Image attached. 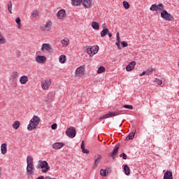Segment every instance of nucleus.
<instances>
[{"instance_id": "f257e3e1", "label": "nucleus", "mask_w": 179, "mask_h": 179, "mask_svg": "<svg viewBox=\"0 0 179 179\" xmlns=\"http://www.w3.org/2000/svg\"><path fill=\"white\" fill-rule=\"evenodd\" d=\"M41 122V119L37 115H34L33 117L29 121V124L27 125L28 131H33L34 129H37L38 125Z\"/></svg>"}, {"instance_id": "f03ea898", "label": "nucleus", "mask_w": 179, "mask_h": 179, "mask_svg": "<svg viewBox=\"0 0 179 179\" xmlns=\"http://www.w3.org/2000/svg\"><path fill=\"white\" fill-rule=\"evenodd\" d=\"M36 169H42V173H47L50 170V165L47 161L39 160Z\"/></svg>"}, {"instance_id": "7ed1b4c3", "label": "nucleus", "mask_w": 179, "mask_h": 179, "mask_svg": "<svg viewBox=\"0 0 179 179\" xmlns=\"http://www.w3.org/2000/svg\"><path fill=\"white\" fill-rule=\"evenodd\" d=\"M150 10L152 12H157V13H160V12H163L164 10V6L163 3L152 4L150 8Z\"/></svg>"}, {"instance_id": "20e7f679", "label": "nucleus", "mask_w": 179, "mask_h": 179, "mask_svg": "<svg viewBox=\"0 0 179 179\" xmlns=\"http://www.w3.org/2000/svg\"><path fill=\"white\" fill-rule=\"evenodd\" d=\"M99 48L98 45L95 46H89L86 49V52L87 54H89L90 57H93V55H95V54H97L99 52Z\"/></svg>"}, {"instance_id": "39448f33", "label": "nucleus", "mask_w": 179, "mask_h": 179, "mask_svg": "<svg viewBox=\"0 0 179 179\" xmlns=\"http://www.w3.org/2000/svg\"><path fill=\"white\" fill-rule=\"evenodd\" d=\"M161 17L168 22H171V20L174 19V17H173L171 14L169 13V12H167V10L164 9L163 11L161 12Z\"/></svg>"}, {"instance_id": "423d86ee", "label": "nucleus", "mask_w": 179, "mask_h": 179, "mask_svg": "<svg viewBox=\"0 0 179 179\" xmlns=\"http://www.w3.org/2000/svg\"><path fill=\"white\" fill-rule=\"evenodd\" d=\"M122 113V110H117L115 112H108V114L103 115L99 118V120H106V118H111V117H117Z\"/></svg>"}, {"instance_id": "0eeeda50", "label": "nucleus", "mask_w": 179, "mask_h": 179, "mask_svg": "<svg viewBox=\"0 0 179 179\" xmlns=\"http://www.w3.org/2000/svg\"><path fill=\"white\" fill-rule=\"evenodd\" d=\"M51 29H52V22L51 20L48 21L43 26L41 27V30L42 31H45V33L50 31Z\"/></svg>"}, {"instance_id": "6e6552de", "label": "nucleus", "mask_w": 179, "mask_h": 179, "mask_svg": "<svg viewBox=\"0 0 179 179\" xmlns=\"http://www.w3.org/2000/svg\"><path fill=\"white\" fill-rule=\"evenodd\" d=\"M66 135L69 138H75L76 136V129L73 127H71L66 130Z\"/></svg>"}, {"instance_id": "1a4fd4ad", "label": "nucleus", "mask_w": 179, "mask_h": 179, "mask_svg": "<svg viewBox=\"0 0 179 179\" xmlns=\"http://www.w3.org/2000/svg\"><path fill=\"white\" fill-rule=\"evenodd\" d=\"M85 66H80L76 69V75L78 78H82V76H85Z\"/></svg>"}, {"instance_id": "9d476101", "label": "nucleus", "mask_w": 179, "mask_h": 179, "mask_svg": "<svg viewBox=\"0 0 179 179\" xmlns=\"http://www.w3.org/2000/svg\"><path fill=\"white\" fill-rule=\"evenodd\" d=\"M120 143H117L113 152L108 153V156H109V157H113V159H115V155L118 153V150H120Z\"/></svg>"}, {"instance_id": "9b49d317", "label": "nucleus", "mask_w": 179, "mask_h": 179, "mask_svg": "<svg viewBox=\"0 0 179 179\" xmlns=\"http://www.w3.org/2000/svg\"><path fill=\"white\" fill-rule=\"evenodd\" d=\"M41 50L43 52H51L52 51V47L48 43H43Z\"/></svg>"}, {"instance_id": "f8f14e48", "label": "nucleus", "mask_w": 179, "mask_h": 179, "mask_svg": "<svg viewBox=\"0 0 179 179\" xmlns=\"http://www.w3.org/2000/svg\"><path fill=\"white\" fill-rule=\"evenodd\" d=\"M41 85L43 90H48L50 86H51V80H43Z\"/></svg>"}, {"instance_id": "ddd939ff", "label": "nucleus", "mask_w": 179, "mask_h": 179, "mask_svg": "<svg viewBox=\"0 0 179 179\" xmlns=\"http://www.w3.org/2000/svg\"><path fill=\"white\" fill-rule=\"evenodd\" d=\"M55 97V92H50L47 95V97H45L43 100L45 103H48V101H53Z\"/></svg>"}, {"instance_id": "4468645a", "label": "nucleus", "mask_w": 179, "mask_h": 179, "mask_svg": "<svg viewBox=\"0 0 179 179\" xmlns=\"http://www.w3.org/2000/svg\"><path fill=\"white\" fill-rule=\"evenodd\" d=\"M82 5L85 9H90L93 6V1L92 0H83Z\"/></svg>"}, {"instance_id": "2eb2a0df", "label": "nucleus", "mask_w": 179, "mask_h": 179, "mask_svg": "<svg viewBox=\"0 0 179 179\" xmlns=\"http://www.w3.org/2000/svg\"><path fill=\"white\" fill-rule=\"evenodd\" d=\"M36 61L38 64H45L47 62V57L45 56L38 55L36 57Z\"/></svg>"}, {"instance_id": "dca6fc26", "label": "nucleus", "mask_w": 179, "mask_h": 179, "mask_svg": "<svg viewBox=\"0 0 179 179\" xmlns=\"http://www.w3.org/2000/svg\"><path fill=\"white\" fill-rule=\"evenodd\" d=\"M136 65V62H131L126 67V71L127 72H131L133 69H135V66Z\"/></svg>"}, {"instance_id": "f3484780", "label": "nucleus", "mask_w": 179, "mask_h": 179, "mask_svg": "<svg viewBox=\"0 0 179 179\" xmlns=\"http://www.w3.org/2000/svg\"><path fill=\"white\" fill-rule=\"evenodd\" d=\"M57 16L59 19H65L66 17V12L65 10H60L58 11Z\"/></svg>"}, {"instance_id": "a211bd4d", "label": "nucleus", "mask_w": 179, "mask_h": 179, "mask_svg": "<svg viewBox=\"0 0 179 179\" xmlns=\"http://www.w3.org/2000/svg\"><path fill=\"white\" fill-rule=\"evenodd\" d=\"M29 82V77L27 76H22L20 78V83L21 85H26Z\"/></svg>"}, {"instance_id": "6ab92c4d", "label": "nucleus", "mask_w": 179, "mask_h": 179, "mask_svg": "<svg viewBox=\"0 0 179 179\" xmlns=\"http://www.w3.org/2000/svg\"><path fill=\"white\" fill-rule=\"evenodd\" d=\"M64 146H65V143H55L52 145L53 149L55 150L61 149V148H64Z\"/></svg>"}, {"instance_id": "aec40b11", "label": "nucleus", "mask_w": 179, "mask_h": 179, "mask_svg": "<svg viewBox=\"0 0 179 179\" xmlns=\"http://www.w3.org/2000/svg\"><path fill=\"white\" fill-rule=\"evenodd\" d=\"M7 150H8V145L5 143L1 144V155H6Z\"/></svg>"}, {"instance_id": "412c9836", "label": "nucleus", "mask_w": 179, "mask_h": 179, "mask_svg": "<svg viewBox=\"0 0 179 179\" xmlns=\"http://www.w3.org/2000/svg\"><path fill=\"white\" fill-rule=\"evenodd\" d=\"M135 134H136V130H134L133 131H131L125 138V141H131L132 139H134V138L135 137Z\"/></svg>"}, {"instance_id": "4be33fe9", "label": "nucleus", "mask_w": 179, "mask_h": 179, "mask_svg": "<svg viewBox=\"0 0 179 179\" xmlns=\"http://www.w3.org/2000/svg\"><path fill=\"white\" fill-rule=\"evenodd\" d=\"M27 167L34 166V164H33V158L31 156L27 157Z\"/></svg>"}, {"instance_id": "5701e85b", "label": "nucleus", "mask_w": 179, "mask_h": 179, "mask_svg": "<svg viewBox=\"0 0 179 179\" xmlns=\"http://www.w3.org/2000/svg\"><path fill=\"white\" fill-rule=\"evenodd\" d=\"M27 173L28 176H33L34 174V166H27Z\"/></svg>"}, {"instance_id": "b1692460", "label": "nucleus", "mask_w": 179, "mask_h": 179, "mask_svg": "<svg viewBox=\"0 0 179 179\" xmlns=\"http://www.w3.org/2000/svg\"><path fill=\"white\" fill-rule=\"evenodd\" d=\"M164 179H173V173L170 171H167L164 175Z\"/></svg>"}, {"instance_id": "393cba45", "label": "nucleus", "mask_w": 179, "mask_h": 179, "mask_svg": "<svg viewBox=\"0 0 179 179\" xmlns=\"http://www.w3.org/2000/svg\"><path fill=\"white\" fill-rule=\"evenodd\" d=\"M92 27L94 30H99L100 29V24L97 22H92Z\"/></svg>"}, {"instance_id": "a878e982", "label": "nucleus", "mask_w": 179, "mask_h": 179, "mask_svg": "<svg viewBox=\"0 0 179 179\" xmlns=\"http://www.w3.org/2000/svg\"><path fill=\"white\" fill-rule=\"evenodd\" d=\"M59 61L60 64H65L66 62V56L65 55H62L59 57Z\"/></svg>"}, {"instance_id": "bb28decb", "label": "nucleus", "mask_w": 179, "mask_h": 179, "mask_svg": "<svg viewBox=\"0 0 179 179\" xmlns=\"http://www.w3.org/2000/svg\"><path fill=\"white\" fill-rule=\"evenodd\" d=\"M100 160H101V155H97V157L95 159L94 167L96 168L99 166V164L100 163Z\"/></svg>"}, {"instance_id": "cd10ccee", "label": "nucleus", "mask_w": 179, "mask_h": 179, "mask_svg": "<svg viewBox=\"0 0 179 179\" xmlns=\"http://www.w3.org/2000/svg\"><path fill=\"white\" fill-rule=\"evenodd\" d=\"M123 170L126 176H129V174H131V169H129V167L128 166V165H124L123 167Z\"/></svg>"}, {"instance_id": "c85d7f7f", "label": "nucleus", "mask_w": 179, "mask_h": 179, "mask_svg": "<svg viewBox=\"0 0 179 179\" xmlns=\"http://www.w3.org/2000/svg\"><path fill=\"white\" fill-rule=\"evenodd\" d=\"M19 127H20V122L19 121H15L12 124L13 129H19Z\"/></svg>"}, {"instance_id": "c756f323", "label": "nucleus", "mask_w": 179, "mask_h": 179, "mask_svg": "<svg viewBox=\"0 0 179 179\" xmlns=\"http://www.w3.org/2000/svg\"><path fill=\"white\" fill-rule=\"evenodd\" d=\"M83 0H71V3L74 6H79Z\"/></svg>"}, {"instance_id": "7c9ffc66", "label": "nucleus", "mask_w": 179, "mask_h": 179, "mask_svg": "<svg viewBox=\"0 0 179 179\" xmlns=\"http://www.w3.org/2000/svg\"><path fill=\"white\" fill-rule=\"evenodd\" d=\"M0 44L1 45L6 44V38L3 37L1 31H0Z\"/></svg>"}, {"instance_id": "2f4dec72", "label": "nucleus", "mask_w": 179, "mask_h": 179, "mask_svg": "<svg viewBox=\"0 0 179 179\" xmlns=\"http://www.w3.org/2000/svg\"><path fill=\"white\" fill-rule=\"evenodd\" d=\"M108 33V29H103L101 31V37H102L103 38H104V37H106V36H107Z\"/></svg>"}, {"instance_id": "473e14b6", "label": "nucleus", "mask_w": 179, "mask_h": 179, "mask_svg": "<svg viewBox=\"0 0 179 179\" xmlns=\"http://www.w3.org/2000/svg\"><path fill=\"white\" fill-rule=\"evenodd\" d=\"M61 44L62 45L63 47H68V45H69V39H63L61 41Z\"/></svg>"}, {"instance_id": "72a5a7b5", "label": "nucleus", "mask_w": 179, "mask_h": 179, "mask_svg": "<svg viewBox=\"0 0 179 179\" xmlns=\"http://www.w3.org/2000/svg\"><path fill=\"white\" fill-rule=\"evenodd\" d=\"M81 149H82L83 153H86V154L89 153V150L85 149V141H83L81 143Z\"/></svg>"}, {"instance_id": "f704fd0d", "label": "nucleus", "mask_w": 179, "mask_h": 179, "mask_svg": "<svg viewBox=\"0 0 179 179\" xmlns=\"http://www.w3.org/2000/svg\"><path fill=\"white\" fill-rule=\"evenodd\" d=\"M106 72V67L101 66L97 71V73H104Z\"/></svg>"}, {"instance_id": "c9c22d12", "label": "nucleus", "mask_w": 179, "mask_h": 179, "mask_svg": "<svg viewBox=\"0 0 179 179\" xmlns=\"http://www.w3.org/2000/svg\"><path fill=\"white\" fill-rule=\"evenodd\" d=\"M123 6H124V9L128 10V9H129L131 5H129V3H128V1H124Z\"/></svg>"}, {"instance_id": "e433bc0d", "label": "nucleus", "mask_w": 179, "mask_h": 179, "mask_svg": "<svg viewBox=\"0 0 179 179\" xmlns=\"http://www.w3.org/2000/svg\"><path fill=\"white\" fill-rule=\"evenodd\" d=\"M149 72H153V69H148L147 71H143L142 73L139 74V76H143L144 75H150Z\"/></svg>"}, {"instance_id": "4c0bfd02", "label": "nucleus", "mask_w": 179, "mask_h": 179, "mask_svg": "<svg viewBox=\"0 0 179 179\" xmlns=\"http://www.w3.org/2000/svg\"><path fill=\"white\" fill-rule=\"evenodd\" d=\"M31 16V17H37V16H38V10H34Z\"/></svg>"}, {"instance_id": "58836bf2", "label": "nucleus", "mask_w": 179, "mask_h": 179, "mask_svg": "<svg viewBox=\"0 0 179 179\" xmlns=\"http://www.w3.org/2000/svg\"><path fill=\"white\" fill-rule=\"evenodd\" d=\"M15 22H16L17 24H18L19 29H20L22 27V23L20 22H21L20 18L17 17L15 19Z\"/></svg>"}, {"instance_id": "ea45409f", "label": "nucleus", "mask_w": 179, "mask_h": 179, "mask_svg": "<svg viewBox=\"0 0 179 179\" xmlns=\"http://www.w3.org/2000/svg\"><path fill=\"white\" fill-rule=\"evenodd\" d=\"M11 78L13 79H17V71H13L11 74Z\"/></svg>"}, {"instance_id": "a19ab883", "label": "nucleus", "mask_w": 179, "mask_h": 179, "mask_svg": "<svg viewBox=\"0 0 179 179\" xmlns=\"http://www.w3.org/2000/svg\"><path fill=\"white\" fill-rule=\"evenodd\" d=\"M8 10L9 13L12 14V2H9L8 3Z\"/></svg>"}, {"instance_id": "79ce46f5", "label": "nucleus", "mask_w": 179, "mask_h": 179, "mask_svg": "<svg viewBox=\"0 0 179 179\" xmlns=\"http://www.w3.org/2000/svg\"><path fill=\"white\" fill-rule=\"evenodd\" d=\"M106 171L104 169H101L100 174L102 177H106L107 174L106 173Z\"/></svg>"}, {"instance_id": "37998d69", "label": "nucleus", "mask_w": 179, "mask_h": 179, "mask_svg": "<svg viewBox=\"0 0 179 179\" xmlns=\"http://www.w3.org/2000/svg\"><path fill=\"white\" fill-rule=\"evenodd\" d=\"M120 157H122L123 160H127V154H125L124 152H122L120 155Z\"/></svg>"}, {"instance_id": "c03bdc74", "label": "nucleus", "mask_w": 179, "mask_h": 179, "mask_svg": "<svg viewBox=\"0 0 179 179\" xmlns=\"http://www.w3.org/2000/svg\"><path fill=\"white\" fill-rule=\"evenodd\" d=\"M155 82H156V83H157V85H162V83H163V81L158 78H155Z\"/></svg>"}, {"instance_id": "a18cd8bd", "label": "nucleus", "mask_w": 179, "mask_h": 179, "mask_svg": "<svg viewBox=\"0 0 179 179\" xmlns=\"http://www.w3.org/2000/svg\"><path fill=\"white\" fill-rule=\"evenodd\" d=\"M124 108H128L129 110H132V108H134V106H132V105H124Z\"/></svg>"}, {"instance_id": "49530a36", "label": "nucleus", "mask_w": 179, "mask_h": 179, "mask_svg": "<svg viewBox=\"0 0 179 179\" xmlns=\"http://www.w3.org/2000/svg\"><path fill=\"white\" fill-rule=\"evenodd\" d=\"M121 45H122L123 48H125V47L128 46V43H127L125 41H122Z\"/></svg>"}, {"instance_id": "de8ad7c7", "label": "nucleus", "mask_w": 179, "mask_h": 179, "mask_svg": "<svg viewBox=\"0 0 179 179\" xmlns=\"http://www.w3.org/2000/svg\"><path fill=\"white\" fill-rule=\"evenodd\" d=\"M51 128L52 129H57V128H58V125L57 124V123H55L51 125Z\"/></svg>"}, {"instance_id": "09e8293b", "label": "nucleus", "mask_w": 179, "mask_h": 179, "mask_svg": "<svg viewBox=\"0 0 179 179\" xmlns=\"http://www.w3.org/2000/svg\"><path fill=\"white\" fill-rule=\"evenodd\" d=\"M116 40H117V43H120V33H117L116 34Z\"/></svg>"}, {"instance_id": "8fccbe9b", "label": "nucleus", "mask_w": 179, "mask_h": 179, "mask_svg": "<svg viewBox=\"0 0 179 179\" xmlns=\"http://www.w3.org/2000/svg\"><path fill=\"white\" fill-rule=\"evenodd\" d=\"M115 45H117V48H119V50H121V45H120V42H116Z\"/></svg>"}, {"instance_id": "3c124183", "label": "nucleus", "mask_w": 179, "mask_h": 179, "mask_svg": "<svg viewBox=\"0 0 179 179\" xmlns=\"http://www.w3.org/2000/svg\"><path fill=\"white\" fill-rule=\"evenodd\" d=\"M101 27H102V29H108L107 28V24H106V23H104V24H103L102 25H101Z\"/></svg>"}, {"instance_id": "603ef678", "label": "nucleus", "mask_w": 179, "mask_h": 179, "mask_svg": "<svg viewBox=\"0 0 179 179\" xmlns=\"http://www.w3.org/2000/svg\"><path fill=\"white\" fill-rule=\"evenodd\" d=\"M108 37L111 38L113 37V34L110 33V30H108V33L107 34Z\"/></svg>"}, {"instance_id": "864d4df0", "label": "nucleus", "mask_w": 179, "mask_h": 179, "mask_svg": "<svg viewBox=\"0 0 179 179\" xmlns=\"http://www.w3.org/2000/svg\"><path fill=\"white\" fill-rule=\"evenodd\" d=\"M105 171H106V174H108V169H106Z\"/></svg>"}, {"instance_id": "5fc2aeb1", "label": "nucleus", "mask_w": 179, "mask_h": 179, "mask_svg": "<svg viewBox=\"0 0 179 179\" xmlns=\"http://www.w3.org/2000/svg\"><path fill=\"white\" fill-rule=\"evenodd\" d=\"M120 127H121V124H120Z\"/></svg>"}, {"instance_id": "6e6d98bb", "label": "nucleus", "mask_w": 179, "mask_h": 179, "mask_svg": "<svg viewBox=\"0 0 179 179\" xmlns=\"http://www.w3.org/2000/svg\"><path fill=\"white\" fill-rule=\"evenodd\" d=\"M178 96H179V92H178Z\"/></svg>"}]
</instances>
